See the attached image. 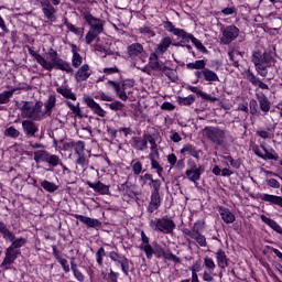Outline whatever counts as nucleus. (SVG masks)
Returning <instances> with one entry per match:
<instances>
[{"label": "nucleus", "instance_id": "nucleus-1", "mask_svg": "<svg viewBox=\"0 0 282 282\" xmlns=\"http://www.w3.org/2000/svg\"><path fill=\"white\" fill-rule=\"evenodd\" d=\"M29 54L33 56V58L36 61L43 69L46 72H52V69H59V72H66V74H74V68H72V65L69 62L61 58V55H58V52L54 50L53 47L48 48V52L45 53V57H43L41 54L36 53L32 47L28 46Z\"/></svg>", "mask_w": 282, "mask_h": 282}, {"label": "nucleus", "instance_id": "nucleus-2", "mask_svg": "<svg viewBox=\"0 0 282 282\" xmlns=\"http://www.w3.org/2000/svg\"><path fill=\"white\" fill-rule=\"evenodd\" d=\"M163 26L166 32H171L172 34H174V36H178V39H182V43H191L192 41L193 45H195V47L199 52H202L203 54H208V48H206V46H204V44L199 40L194 37L193 34L184 31L183 29L175 28V25H173V22L165 21L163 22Z\"/></svg>", "mask_w": 282, "mask_h": 282}, {"label": "nucleus", "instance_id": "nucleus-3", "mask_svg": "<svg viewBox=\"0 0 282 282\" xmlns=\"http://www.w3.org/2000/svg\"><path fill=\"white\" fill-rule=\"evenodd\" d=\"M20 111L22 118L32 120L33 122H39L45 118V112L43 111V101H21Z\"/></svg>", "mask_w": 282, "mask_h": 282}, {"label": "nucleus", "instance_id": "nucleus-4", "mask_svg": "<svg viewBox=\"0 0 282 282\" xmlns=\"http://www.w3.org/2000/svg\"><path fill=\"white\" fill-rule=\"evenodd\" d=\"M83 17L86 23L90 26L86 34V44L91 45V43H94V41L105 32V21L93 17L89 12H84Z\"/></svg>", "mask_w": 282, "mask_h": 282}, {"label": "nucleus", "instance_id": "nucleus-5", "mask_svg": "<svg viewBox=\"0 0 282 282\" xmlns=\"http://www.w3.org/2000/svg\"><path fill=\"white\" fill-rule=\"evenodd\" d=\"M251 62L259 76L265 78V76H268V67H270V63H272V55L268 52L261 53V51H254L251 56Z\"/></svg>", "mask_w": 282, "mask_h": 282}, {"label": "nucleus", "instance_id": "nucleus-6", "mask_svg": "<svg viewBox=\"0 0 282 282\" xmlns=\"http://www.w3.org/2000/svg\"><path fill=\"white\" fill-rule=\"evenodd\" d=\"M149 226L153 232H162V235H171L176 227L175 221L169 216L151 219Z\"/></svg>", "mask_w": 282, "mask_h": 282}, {"label": "nucleus", "instance_id": "nucleus-7", "mask_svg": "<svg viewBox=\"0 0 282 282\" xmlns=\"http://www.w3.org/2000/svg\"><path fill=\"white\" fill-rule=\"evenodd\" d=\"M205 138L217 147H224L226 144V130L219 127L207 126L203 129Z\"/></svg>", "mask_w": 282, "mask_h": 282}, {"label": "nucleus", "instance_id": "nucleus-8", "mask_svg": "<svg viewBox=\"0 0 282 282\" xmlns=\"http://www.w3.org/2000/svg\"><path fill=\"white\" fill-rule=\"evenodd\" d=\"M33 160L35 164L45 162L51 169H56L61 164V158L56 154L50 153L47 150H37L34 152Z\"/></svg>", "mask_w": 282, "mask_h": 282}, {"label": "nucleus", "instance_id": "nucleus-9", "mask_svg": "<svg viewBox=\"0 0 282 282\" xmlns=\"http://www.w3.org/2000/svg\"><path fill=\"white\" fill-rule=\"evenodd\" d=\"M171 45H173V39H171L170 36L163 37L154 48V52L150 54L149 63L160 62V56H164V54L169 52Z\"/></svg>", "mask_w": 282, "mask_h": 282}, {"label": "nucleus", "instance_id": "nucleus-10", "mask_svg": "<svg viewBox=\"0 0 282 282\" xmlns=\"http://www.w3.org/2000/svg\"><path fill=\"white\" fill-rule=\"evenodd\" d=\"M188 169L185 171V175L189 182H193L194 184H197L199 180H202V174L205 171L204 165H197L195 160L189 159L187 161Z\"/></svg>", "mask_w": 282, "mask_h": 282}, {"label": "nucleus", "instance_id": "nucleus-11", "mask_svg": "<svg viewBox=\"0 0 282 282\" xmlns=\"http://www.w3.org/2000/svg\"><path fill=\"white\" fill-rule=\"evenodd\" d=\"M239 28H237L235 24L223 28L220 43L223 45H230V43L236 41V39L239 36Z\"/></svg>", "mask_w": 282, "mask_h": 282}, {"label": "nucleus", "instance_id": "nucleus-12", "mask_svg": "<svg viewBox=\"0 0 282 282\" xmlns=\"http://www.w3.org/2000/svg\"><path fill=\"white\" fill-rule=\"evenodd\" d=\"M109 258L121 267V272H123L124 276H129V270H131V265H133L131 260L116 251H111Z\"/></svg>", "mask_w": 282, "mask_h": 282}, {"label": "nucleus", "instance_id": "nucleus-13", "mask_svg": "<svg viewBox=\"0 0 282 282\" xmlns=\"http://www.w3.org/2000/svg\"><path fill=\"white\" fill-rule=\"evenodd\" d=\"M19 257H21V249L8 247L6 249V257L0 264V268L2 270H10L12 268V264L14 263V260L19 259Z\"/></svg>", "mask_w": 282, "mask_h": 282}, {"label": "nucleus", "instance_id": "nucleus-14", "mask_svg": "<svg viewBox=\"0 0 282 282\" xmlns=\"http://www.w3.org/2000/svg\"><path fill=\"white\" fill-rule=\"evenodd\" d=\"M260 147L261 148H259V145H254L252 148L254 155L261 158V160H274V162H279V154H276V151H274V149L268 151V148H265V145L261 144ZM261 149L264 152V154L263 152H261Z\"/></svg>", "mask_w": 282, "mask_h": 282}, {"label": "nucleus", "instance_id": "nucleus-15", "mask_svg": "<svg viewBox=\"0 0 282 282\" xmlns=\"http://www.w3.org/2000/svg\"><path fill=\"white\" fill-rule=\"evenodd\" d=\"M40 4L42 8V12L48 21L52 23H56V8H54V3L50 0H40Z\"/></svg>", "mask_w": 282, "mask_h": 282}, {"label": "nucleus", "instance_id": "nucleus-16", "mask_svg": "<svg viewBox=\"0 0 282 282\" xmlns=\"http://www.w3.org/2000/svg\"><path fill=\"white\" fill-rule=\"evenodd\" d=\"M148 65L150 69H152L153 72H163L164 75L167 76L170 80H173L175 73L173 72V69L169 68V66H166L164 62H149Z\"/></svg>", "mask_w": 282, "mask_h": 282}, {"label": "nucleus", "instance_id": "nucleus-17", "mask_svg": "<svg viewBox=\"0 0 282 282\" xmlns=\"http://www.w3.org/2000/svg\"><path fill=\"white\" fill-rule=\"evenodd\" d=\"M107 85H109L111 88L115 89L116 95L118 96V98H120V100H123L126 102V100H129V96H127V83H123L122 85L118 82H113V80H108Z\"/></svg>", "mask_w": 282, "mask_h": 282}, {"label": "nucleus", "instance_id": "nucleus-18", "mask_svg": "<svg viewBox=\"0 0 282 282\" xmlns=\"http://www.w3.org/2000/svg\"><path fill=\"white\" fill-rule=\"evenodd\" d=\"M120 193L122 194L123 202H134L135 200V192L131 188V183L126 182L119 187Z\"/></svg>", "mask_w": 282, "mask_h": 282}, {"label": "nucleus", "instance_id": "nucleus-19", "mask_svg": "<svg viewBox=\"0 0 282 282\" xmlns=\"http://www.w3.org/2000/svg\"><path fill=\"white\" fill-rule=\"evenodd\" d=\"M84 100L87 107H89V109L93 111V113H95L96 116H99V118H105V116H107V111H105V109L100 107V104L96 102L94 98L86 97Z\"/></svg>", "mask_w": 282, "mask_h": 282}, {"label": "nucleus", "instance_id": "nucleus-20", "mask_svg": "<svg viewBox=\"0 0 282 282\" xmlns=\"http://www.w3.org/2000/svg\"><path fill=\"white\" fill-rule=\"evenodd\" d=\"M22 130L24 131V135L26 138H36L39 126H36V123H34L32 120H24L22 121Z\"/></svg>", "mask_w": 282, "mask_h": 282}, {"label": "nucleus", "instance_id": "nucleus-21", "mask_svg": "<svg viewBox=\"0 0 282 282\" xmlns=\"http://www.w3.org/2000/svg\"><path fill=\"white\" fill-rule=\"evenodd\" d=\"M74 217L75 219H78V221H80L82 224H85V226H87L88 228H100L102 226V223H100V220L96 218H90L78 214H75Z\"/></svg>", "mask_w": 282, "mask_h": 282}, {"label": "nucleus", "instance_id": "nucleus-22", "mask_svg": "<svg viewBox=\"0 0 282 282\" xmlns=\"http://www.w3.org/2000/svg\"><path fill=\"white\" fill-rule=\"evenodd\" d=\"M141 240L142 243L140 245V250H143L145 252L147 259H153V247L151 243H149V238L147 237V234L144 231H141Z\"/></svg>", "mask_w": 282, "mask_h": 282}, {"label": "nucleus", "instance_id": "nucleus-23", "mask_svg": "<svg viewBox=\"0 0 282 282\" xmlns=\"http://www.w3.org/2000/svg\"><path fill=\"white\" fill-rule=\"evenodd\" d=\"M161 206H162V197H160V193H151L150 203L148 205V213L153 214Z\"/></svg>", "mask_w": 282, "mask_h": 282}, {"label": "nucleus", "instance_id": "nucleus-24", "mask_svg": "<svg viewBox=\"0 0 282 282\" xmlns=\"http://www.w3.org/2000/svg\"><path fill=\"white\" fill-rule=\"evenodd\" d=\"M89 188H93L95 193H99V195H109V185L104 184L102 182L98 181L97 183H91V181L86 182Z\"/></svg>", "mask_w": 282, "mask_h": 282}, {"label": "nucleus", "instance_id": "nucleus-25", "mask_svg": "<svg viewBox=\"0 0 282 282\" xmlns=\"http://www.w3.org/2000/svg\"><path fill=\"white\" fill-rule=\"evenodd\" d=\"M256 96L261 111L263 113H268L272 107V104L270 102V99H268V96H265V94L263 93H259Z\"/></svg>", "mask_w": 282, "mask_h": 282}, {"label": "nucleus", "instance_id": "nucleus-26", "mask_svg": "<svg viewBox=\"0 0 282 282\" xmlns=\"http://www.w3.org/2000/svg\"><path fill=\"white\" fill-rule=\"evenodd\" d=\"M132 148L137 151H147L149 145H147V134L142 137H133L132 138Z\"/></svg>", "mask_w": 282, "mask_h": 282}, {"label": "nucleus", "instance_id": "nucleus-27", "mask_svg": "<svg viewBox=\"0 0 282 282\" xmlns=\"http://www.w3.org/2000/svg\"><path fill=\"white\" fill-rule=\"evenodd\" d=\"M89 76H91V73H89V65L84 64L75 74V80L77 83H84Z\"/></svg>", "mask_w": 282, "mask_h": 282}, {"label": "nucleus", "instance_id": "nucleus-28", "mask_svg": "<svg viewBox=\"0 0 282 282\" xmlns=\"http://www.w3.org/2000/svg\"><path fill=\"white\" fill-rule=\"evenodd\" d=\"M130 58H138L142 52H144V46L140 43H132L127 48Z\"/></svg>", "mask_w": 282, "mask_h": 282}, {"label": "nucleus", "instance_id": "nucleus-29", "mask_svg": "<svg viewBox=\"0 0 282 282\" xmlns=\"http://www.w3.org/2000/svg\"><path fill=\"white\" fill-rule=\"evenodd\" d=\"M181 153L183 155L187 153V155L195 158V160H200L199 153H202V150H197L195 145L187 143L181 149Z\"/></svg>", "mask_w": 282, "mask_h": 282}, {"label": "nucleus", "instance_id": "nucleus-30", "mask_svg": "<svg viewBox=\"0 0 282 282\" xmlns=\"http://www.w3.org/2000/svg\"><path fill=\"white\" fill-rule=\"evenodd\" d=\"M247 80H249V83H251L253 87H259V89H270V86H268V84L261 82V79L256 77L250 70L247 72Z\"/></svg>", "mask_w": 282, "mask_h": 282}, {"label": "nucleus", "instance_id": "nucleus-31", "mask_svg": "<svg viewBox=\"0 0 282 282\" xmlns=\"http://www.w3.org/2000/svg\"><path fill=\"white\" fill-rule=\"evenodd\" d=\"M188 91H192L193 94H196V96H199L203 100H208L209 102H215L217 98L213 97L212 95L204 93L202 89H198L197 86H187Z\"/></svg>", "mask_w": 282, "mask_h": 282}, {"label": "nucleus", "instance_id": "nucleus-32", "mask_svg": "<svg viewBox=\"0 0 282 282\" xmlns=\"http://www.w3.org/2000/svg\"><path fill=\"white\" fill-rule=\"evenodd\" d=\"M260 199L262 202H268L269 204H274V206H280L282 208V197L271 194H261Z\"/></svg>", "mask_w": 282, "mask_h": 282}, {"label": "nucleus", "instance_id": "nucleus-33", "mask_svg": "<svg viewBox=\"0 0 282 282\" xmlns=\"http://www.w3.org/2000/svg\"><path fill=\"white\" fill-rule=\"evenodd\" d=\"M219 215L225 224H234L235 214L230 209L226 207H219Z\"/></svg>", "mask_w": 282, "mask_h": 282}, {"label": "nucleus", "instance_id": "nucleus-34", "mask_svg": "<svg viewBox=\"0 0 282 282\" xmlns=\"http://www.w3.org/2000/svg\"><path fill=\"white\" fill-rule=\"evenodd\" d=\"M216 260L218 268H228V257L226 256V251L224 249H218L216 252Z\"/></svg>", "mask_w": 282, "mask_h": 282}, {"label": "nucleus", "instance_id": "nucleus-35", "mask_svg": "<svg viewBox=\"0 0 282 282\" xmlns=\"http://www.w3.org/2000/svg\"><path fill=\"white\" fill-rule=\"evenodd\" d=\"M203 79H205L206 83H219V76L217 75V73L208 67L204 68Z\"/></svg>", "mask_w": 282, "mask_h": 282}, {"label": "nucleus", "instance_id": "nucleus-36", "mask_svg": "<svg viewBox=\"0 0 282 282\" xmlns=\"http://www.w3.org/2000/svg\"><path fill=\"white\" fill-rule=\"evenodd\" d=\"M78 47L76 44H72V53H73V58H72V65L75 68H78L79 65H83V56L78 53Z\"/></svg>", "mask_w": 282, "mask_h": 282}, {"label": "nucleus", "instance_id": "nucleus-37", "mask_svg": "<svg viewBox=\"0 0 282 282\" xmlns=\"http://www.w3.org/2000/svg\"><path fill=\"white\" fill-rule=\"evenodd\" d=\"M261 220L263 221V224H267V226H270L272 230H274L279 235H282V228L280 227V225L276 224L275 220L268 218V216L264 215L261 216Z\"/></svg>", "mask_w": 282, "mask_h": 282}, {"label": "nucleus", "instance_id": "nucleus-38", "mask_svg": "<svg viewBox=\"0 0 282 282\" xmlns=\"http://www.w3.org/2000/svg\"><path fill=\"white\" fill-rule=\"evenodd\" d=\"M0 232L6 241H14V239H17V236L8 229V226H6L4 223L0 224Z\"/></svg>", "mask_w": 282, "mask_h": 282}, {"label": "nucleus", "instance_id": "nucleus-39", "mask_svg": "<svg viewBox=\"0 0 282 282\" xmlns=\"http://www.w3.org/2000/svg\"><path fill=\"white\" fill-rule=\"evenodd\" d=\"M202 261L197 260L192 265V280L191 282H199V275H197V272H202Z\"/></svg>", "mask_w": 282, "mask_h": 282}, {"label": "nucleus", "instance_id": "nucleus-40", "mask_svg": "<svg viewBox=\"0 0 282 282\" xmlns=\"http://www.w3.org/2000/svg\"><path fill=\"white\" fill-rule=\"evenodd\" d=\"M45 111L44 116H52V109L56 107V97L54 95H51L46 102L44 104Z\"/></svg>", "mask_w": 282, "mask_h": 282}, {"label": "nucleus", "instance_id": "nucleus-41", "mask_svg": "<svg viewBox=\"0 0 282 282\" xmlns=\"http://www.w3.org/2000/svg\"><path fill=\"white\" fill-rule=\"evenodd\" d=\"M176 102L181 106V107H191V105H193V102H195V95H189L187 97H182L178 96L176 98Z\"/></svg>", "mask_w": 282, "mask_h": 282}, {"label": "nucleus", "instance_id": "nucleus-42", "mask_svg": "<svg viewBox=\"0 0 282 282\" xmlns=\"http://www.w3.org/2000/svg\"><path fill=\"white\" fill-rule=\"evenodd\" d=\"M206 67V61L205 59H197L192 63L186 64V69H197L202 70Z\"/></svg>", "mask_w": 282, "mask_h": 282}, {"label": "nucleus", "instance_id": "nucleus-43", "mask_svg": "<svg viewBox=\"0 0 282 282\" xmlns=\"http://www.w3.org/2000/svg\"><path fill=\"white\" fill-rule=\"evenodd\" d=\"M57 94H61L64 98H69V100H76V95L72 93V89L65 87L56 88Z\"/></svg>", "mask_w": 282, "mask_h": 282}, {"label": "nucleus", "instance_id": "nucleus-44", "mask_svg": "<svg viewBox=\"0 0 282 282\" xmlns=\"http://www.w3.org/2000/svg\"><path fill=\"white\" fill-rule=\"evenodd\" d=\"M42 188H44V191H46V193H56V189L58 188V186L47 180L42 181L41 183Z\"/></svg>", "mask_w": 282, "mask_h": 282}, {"label": "nucleus", "instance_id": "nucleus-45", "mask_svg": "<svg viewBox=\"0 0 282 282\" xmlns=\"http://www.w3.org/2000/svg\"><path fill=\"white\" fill-rule=\"evenodd\" d=\"M12 96H14V90L12 89L0 93V105H8Z\"/></svg>", "mask_w": 282, "mask_h": 282}, {"label": "nucleus", "instance_id": "nucleus-46", "mask_svg": "<svg viewBox=\"0 0 282 282\" xmlns=\"http://www.w3.org/2000/svg\"><path fill=\"white\" fill-rule=\"evenodd\" d=\"M192 239H194L198 243V246H200V248H206V246H208V242L206 241V236L202 235L199 232V229L196 230V234Z\"/></svg>", "mask_w": 282, "mask_h": 282}, {"label": "nucleus", "instance_id": "nucleus-47", "mask_svg": "<svg viewBox=\"0 0 282 282\" xmlns=\"http://www.w3.org/2000/svg\"><path fill=\"white\" fill-rule=\"evenodd\" d=\"M204 265H205V270L210 272H215V269L217 268V264H215V260H213V258L208 256L204 258Z\"/></svg>", "mask_w": 282, "mask_h": 282}, {"label": "nucleus", "instance_id": "nucleus-48", "mask_svg": "<svg viewBox=\"0 0 282 282\" xmlns=\"http://www.w3.org/2000/svg\"><path fill=\"white\" fill-rule=\"evenodd\" d=\"M25 243V238H14L13 240H11V245L9 247L15 250H21V248H23Z\"/></svg>", "mask_w": 282, "mask_h": 282}, {"label": "nucleus", "instance_id": "nucleus-49", "mask_svg": "<svg viewBox=\"0 0 282 282\" xmlns=\"http://www.w3.org/2000/svg\"><path fill=\"white\" fill-rule=\"evenodd\" d=\"M4 135H7V138H13V140H17V138L21 135V132L11 126L4 130Z\"/></svg>", "mask_w": 282, "mask_h": 282}, {"label": "nucleus", "instance_id": "nucleus-50", "mask_svg": "<svg viewBox=\"0 0 282 282\" xmlns=\"http://www.w3.org/2000/svg\"><path fill=\"white\" fill-rule=\"evenodd\" d=\"M151 162V169L156 171L159 177H162V173H164V167L160 165V162H158V159H150Z\"/></svg>", "mask_w": 282, "mask_h": 282}, {"label": "nucleus", "instance_id": "nucleus-51", "mask_svg": "<svg viewBox=\"0 0 282 282\" xmlns=\"http://www.w3.org/2000/svg\"><path fill=\"white\" fill-rule=\"evenodd\" d=\"M153 254L156 259H162V257L166 254V251H164V248L161 245L155 243L153 247Z\"/></svg>", "mask_w": 282, "mask_h": 282}, {"label": "nucleus", "instance_id": "nucleus-52", "mask_svg": "<svg viewBox=\"0 0 282 282\" xmlns=\"http://www.w3.org/2000/svg\"><path fill=\"white\" fill-rule=\"evenodd\" d=\"M94 98L95 100H102L104 102H113V97L105 94L104 91L98 93Z\"/></svg>", "mask_w": 282, "mask_h": 282}, {"label": "nucleus", "instance_id": "nucleus-53", "mask_svg": "<svg viewBox=\"0 0 282 282\" xmlns=\"http://www.w3.org/2000/svg\"><path fill=\"white\" fill-rule=\"evenodd\" d=\"M64 25H66V28H67V30H69V32H73V34L80 36V30L77 29L74 24H72V22H69V20H67V18L64 19Z\"/></svg>", "mask_w": 282, "mask_h": 282}, {"label": "nucleus", "instance_id": "nucleus-54", "mask_svg": "<svg viewBox=\"0 0 282 282\" xmlns=\"http://www.w3.org/2000/svg\"><path fill=\"white\" fill-rule=\"evenodd\" d=\"M215 276H217V274H215V271H207L205 270L202 274V279L205 282H213L215 281Z\"/></svg>", "mask_w": 282, "mask_h": 282}, {"label": "nucleus", "instance_id": "nucleus-55", "mask_svg": "<svg viewBox=\"0 0 282 282\" xmlns=\"http://www.w3.org/2000/svg\"><path fill=\"white\" fill-rule=\"evenodd\" d=\"M75 155H80L85 153V142L84 141H75L74 145Z\"/></svg>", "mask_w": 282, "mask_h": 282}, {"label": "nucleus", "instance_id": "nucleus-56", "mask_svg": "<svg viewBox=\"0 0 282 282\" xmlns=\"http://www.w3.org/2000/svg\"><path fill=\"white\" fill-rule=\"evenodd\" d=\"M111 111H122L124 109V104L122 101H113L111 104H106Z\"/></svg>", "mask_w": 282, "mask_h": 282}, {"label": "nucleus", "instance_id": "nucleus-57", "mask_svg": "<svg viewBox=\"0 0 282 282\" xmlns=\"http://www.w3.org/2000/svg\"><path fill=\"white\" fill-rule=\"evenodd\" d=\"M249 109L251 116H257V113H259V104L257 102V99H251L249 101Z\"/></svg>", "mask_w": 282, "mask_h": 282}, {"label": "nucleus", "instance_id": "nucleus-58", "mask_svg": "<svg viewBox=\"0 0 282 282\" xmlns=\"http://www.w3.org/2000/svg\"><path fill=\"white\" fill-rule=\"evenodd\" d=\"M76 164L78 166H82V169H85V166H87V164H89V161L87 160V158H85V153L77 154Z\"/></svg>", "mask_w": 282, "mask_h": 282}, {"label": "nucleus", "instance_id": "nucleus-59", "mask_svg": "<svg viewBox=\"0 0 282 282\" xmlns=\"http://www.w3.org/2000/svg\"><path fill=\"white\" fill-rule=\"evenodd\" d=\"M131 165H132L133 175H140V173H142V162L132 161Z\"/></svg>", "mask_w": 282, "mask_h": 282}, {"label": "nucleus", "instance_id": "nucleus-60", "mask_svg": "<svg viewBox=\"0 0 282 282\" xmlns=\"http://www.w3.org/2000/svg\"><path fill=\"white\" fill-rule=\"evenodd\" d=\"M163 259H166L167 261H173L174 263H182V259H180V257L173 254V252L170 251L165 252Z\"/></svg>", "mask_w": 282, "mask_h": 282}, {"label": "nucleus", "instance_id": "nucleus-61", "mask_svg": "<svg viewBox=\"0 0 282 282\" xmlns=\"http://www.w3.org/2000/svg\"><path fill=\"white\" fill-rule=\"evenodd\" d=\"M32 87L29 84H20L19 86L11 88V91L14 94L15 91H30Z\"/></svg>", "mask_w": 282, "mask_h": 282}, {"label": "nucleus", "instance_id": "nucleus-62", "mask_svg": "<svg viewBox=\"0 0 282 282\" xmlns=\"http://www.w3.org/2000/svg\"><path fill=\"white\" fill-rule=\"evenodd\" d=\"M149 185L153 187L152 193H160V188L162 186V181H160V180H152Z\"/></svg>", "mask_w": 282, "mask_h": 282}, {"label": "nucleus", "instance_id": "nucleus-63", "mask_svg": "<svg viewBox=\"0 0 282 282\" xmlns=\"http://www.w3.org/2000/svg\"><path fill=\"white\" fill-rule=\"evenodd\" d=\"M105 248L101 247L98 249V251L96 252V259H97V263L98 265H102V258L105 257Z\"/></svg>", "mask_w": 282, "mask_h": 282}, {"label": "nucleus", "instance_id": "nucleus-64", "mask_svg": "<svg viewBox=\"0 0 282 282\" xmlns=\"http://www.w3.org/2000/svg\"><path fill=\"white\" fill-rule=\"evenodd\" d=\"M67 106L69 107L70 111H73V113H75L76 116H80V105L79 104H77L75 106L70 101H67Z\"/></svg>", "mask_w": 282, "mask_h": 282}]
</instances>
